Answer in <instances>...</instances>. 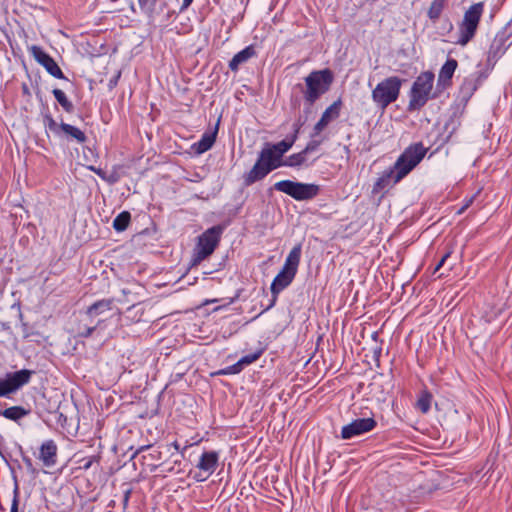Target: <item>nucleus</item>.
Returning <instances> with one entry per match:
<instances>
[{
	"mask_svg": "<svg viewBox=\"0 0 512 512\" xmlns=\"http://www.w3.org/2000/svg\"><path fill=\"white\" fill-rule=\"evenodd\" d=\"M282 158L277 155L271 144H267L260 152L258 159L251 170L243 175L245 186L264 179L271 171L284 166Z\"/></svg>",
	"mask_w": 512,
	"mask_h": 512,
	"instance_id": "obj_1",
	"label": "nucleus"
},
{
	"mask_svg": "<svg viewBox=\"0 0 512 512\" xmlns=\"http://www.w3.org/2000/svg\"><path fill=\"white\" fill-rule=\"evenodd\" d=\"M300 257L301 245H297L292 248V250L290 251L285 260L283 268L276 275L271 284V292L273 294V299L269 307H272L275 304L278 294L286 287H288L293 281L297 273Z\"/></svg>",
	"mask_w": 512,
	"mask_h": 512,
	"instance_id": "obj_2",
	"label": "nucleus"
},
{
	"mask_svg": "<svg viewBox=\"0 0 512 512\" xmlns=\"http://www.w3.org/2000/svg\"><path fill=\"white\" fill-rule=\"evenodd\" d=\"M333 82V73L329 69L312 71L305 77L306 89L303 91L304 100L313 105L321 95L326 93Z\"/></svg>",
	"mask_w": 512,
	"mask_h": 512,
	"instance_id": "obj_3",
	"label": "nucleus"
},
{
	"mask_svg": "<svg viewBox=\"0 0 512 512\" xmlns=\"http://www.w3.org/2000/svg\"><path fill=\"white\" fill-rule=\"evenodd\" d=\"M427 149L421 142L408 146L394 163L395 182H400L406 177L424 158Z\"/></svg>",
	"mask_w": 512,
	"mask_h": 512,
	"instance_id": "obj_4",
	"label": "nucleus"
},
{
	"mask_svg": "<svg viewBox=\"0 0 512 512\" xmlns=\"http://www.w3.org/2000/svg\"><path fill=\"white\" fill-rule=\"evenodd\" d=\"M402 83L403 80L397 76H390L380 81L371 93L376 107L384 111L395 102L400 95Z\"/></svg>",
	"mask_w": 512,
	"mask_h": 512,
	"instance_id": "obj_5",
	"label": "nucleus"
},
{
	"mask_svg": "<svg viewBox=\"0 0 512 512\" xmlns=\"http://www.w3.org/2000/svg\"><path fill=\"white\" fill-rule=\"evenodd\" d=\"M434 83V74L430 71L422 72L413 82L409 95V110L421 109L431 98Z\"/></svg>",
	"mask_w": 512,
	"mask_h": 512,
	"instance_id": "obj_6",
	"label": "nucleus"
},
{
	"mask_svg": "<svg viewBox=\"0 0 512 512\" xmlns=\"http://www.w3.org/2000/svg\"><path fill=\"white\" fill-rule=\"evenodd\" d=\"M484 11L482 2L475 3L464 13L463 20L459 24V38L456 44L465 46L475 36L481 16Z\"/></svg>",
	"mask_w": 512,
	"mask_h": 512,
	"instance_id": "obj_7",
	"label": "nucleus"
},
{
	"mask_svg": "<svg viewBox=\"0 0 512 512\" xmlns=\"http://www.w3.org/2000/svg\"><path fill=\"white\" fill-rule=\"evenodd\" d=\"M222 232L223 229L221 226H213L198 237L192 259L193 265L200 264L214 252L219 244Z\"/></svg>",
	"mask_w": 512,
	"mask_h": 512,
	"instance_id": "obj_8",
	"label": "nucleus"
},
{
	"mask_svg": "<svg viewBox=\"0 0 512 512\" xmlns=\"http://www.w3.org/2000/svg\"><path fill=\"white\" fill-rule=\"evenodd\" d=\"M274 189L283 192L295 200L304 201L316 197L319 193V186L312 183L294 182L282 180L274 184Z\"/></svg>",
	"mask_w": 512,
	"mask_h": 512,
	"instance_id": "obj_9",
	"label": "nucleus"
},
{
	"mask_svg": "<svg viewBox=\"0 0 512 512\" xmlns=\"http://www.w3.org/2000/svg\"><path fill=\"white\" fill-rule=\"evenodd\" d=\"M32 370L22 369L0 379V397H8L30 382Z\"/></svg>",
	"mask_w": 512,
	"mask_h": 512,
	"instance_id": "obj_10",
	"label": "nucleus"
},
{
	"mask_svg": "<svg viewBox=\"0 0 512 512\" xmlns=\"http://www.w3.org/2000/svg\"><path fill=\"white\" fill-rule=\"evenodd\" d=\"M30 53L33 58L39 63L41 66L45 68V70L53 77L57 79H65V76L55 62V60L47 54L41 47L33 45L29 48Z\"/></svg>",
	"mask_w": 512,
	"mask_h": 512,
	"instance_id": "obj_11",
	"label": "nucleus"
},
{
	"mask_svg": "<svg viewBox=\"0 0 512 512\" xmlns=\"http://www.w3.org/2000/svg\"><path fill=\"white\" fill-rule=\"evenodd\" d=\"M375 426L376 421L372 417L355 419L342 427L341 436L343 439H351L373 430Z\"/></svg>",
	"mask_w": 512,
	"mask_h": 512,
	"instance_id": "obj_12",
	"label": "nucleus"
},
{
	"mask_svg": "<svg viewBox=\"0 0 512 512\" xmlns=\"http://www.w3.org/2000/svg\"><path fill=\"white\" fill-rule=\"evenodd\" d=\"M219 455L215 451H207L204 452L197 464V468L201 471V473H204V476H201L199 474L196 476L197 481H205L210 475L214 473V471L217 468Z\"/></svg>",
	"mask_w": 512,
	"mask_h": 512,
	"instance_id": "obj_13",
	"label": "nucleus"
},
{
	"mask_svg": "<svg viewBox=\"0 0 512 512\" xmlns=\"http://www.w3.org/2000/svg\"><path fill=\"white\" fill-rule=\"evenodd\" d=\"M57 445L53 440L42 443L39 450V460L45 467H53L57 462Z\"/></svg>",
	"mask_w": 512,
	"mask_h": 512,
	"instance_id": "obj_14",
	"label": "nucleus"
},
{
	"mask_svg": "<svg viewBox=\"0 0 512 512\" xmlns=\"http://www.w3.org/2000/svg\"><path fill=\"white\" fill-rule=\"evenodd\" d=\"M255 55V48L252 45L247 46L246 48H244L243 50L234 55V57L229 62V68L232 71L236 72L238 71L240 65L246 63Z\"/></svg>",
	"mask_w": 512,
	"mask_h": 512,
	"instance_id": "obj_15",
	"label": "nucleus"
},
{
	"mask_svg": "<svg viewBox=\"0 0 512 512\" xmlns=\"http://www.w3.org/2000/svg\"><path fill=\"white\" fill-rule=\"evenodd\" d=\"M395 182V170L392 169V167L385 171L374 183L373 185V193H380L387 187L396 184Z\"/></svg>",
	"mask_w": 512,
	"mask_h": 512,
	"instance_id": "obj_16",
	"label": "nucleus"
},
{
	"mask_svg": "<svg viewBox=\"0 0 512 512\" xmlns=\"http://www.w3.org/2000/svg\"><path fill=\"white\" fill-rule=\"evenodd\" d=\"M30 413V410L25 409L22 406H11L9 408H6L2 411H0V416H3L4 418L18 422L25 416H27Z\"/></svg>",
	"mask_w": 512,
	"mask_h": 512,
	"instance_id": "obj_17",
	"label": "nucleus"
},
{
	"mask_svg": "<svg viewBox=\"0 0 512 512\" xmlns=\"http://www.w3.org/2000/svg\"><path fill=\"white\" fill-rule=\"evenodd\" d=\"M61 132L67 137L74 139L77 143H84L87 139L85 133L81 131L79 128L72 126L67 123L60 124Z\"/></svg>",
	"mask_w": 512,
	"mask_h": 512,
	"instance_id": "obj_18",
	"label": "nucleus"
},
{
	"mask_svg": "<svg viewBox=\"0 0 512 512\" xmlns=\"http://www.w3.org/2000/svg\"><path fill=\"white\" fill-rule=\"evenodd\" d=\"M113 299H102L99 300L87 308V315L91 317L98 316L106 311L112 309Z\"/></svg>",
	"mask_w": 512,
	"mask_h": 512,
	"instance_id": "obj_19",
	"label": "nucleus"
},
{
	"mask_svg": "<svg viewBox=\"0 0 512 512\" xmlns=\"http://www.w3.org/2000/svg\"><path fill=\"white\" fill-rule=\"evenodd\" d=\"M299 133V127L295 128L294 134L291 136V138H286L276 144H271L274 151H276L277 155L281 158L283 155L291 149L293 144L295 143Z\"/></svg>",
	"mask_w": 512,
	"mask_h": 512,
	"instance_id": "obj_20",
	"label": "nucleus"
},
{
	"mask_svg": "<svg viewBox=\"0 0 512 512\" xmlns=\"http://www.w3.org/2000/svg\"><path fill=\"white\" fill-rule=\"evenodd\" d=\"M341 105L342 103L340 100H337L334 103H332L329 107L326 108V110L323 112L319 120L328 126L329 123H331L333 120L339 117Z\"/></svg>",
	"mask_w": 512,
	"mask_h": 512,
	"instance_id": "obj_21",
	"label": "nucleus"
},
{
	"mask_svg": "<svg viewBox=\"0 0 512 512\" xmlns=\"http://www.w3.org/2000/svg\"><path fill=\"white\" fill-rule=\"evenodd\" d=\"M216 139V132L214 133H204L201 139L193 145L195 151L198 154H202L208 151L214 144Z\"/></svg>",
	"mask_w": 512,
	"mask_h": 512,
	"instance_id": "obj_22",
	"label": "nucleus"
},
{
	"mask_svg": "<svg viewBox=\"0 0 512 512\" xmlns=\"http://www.w3.org/2000/svg\"><path fill=\"white\" fill-rule=\"evenodd\" d=\"M457 66H458V63L455 59H448L440 69L439 76H438L439 82L450 81Z\"/></svg>",
	"mask_w": 512,
	"mask_h": 512,
	"instance_id": "obj_23",
	"label": "nucleus"
},
{
	"mask_svg": "<svg viewBox=\"0 0 512 512\" xmlns=\"http://www.w3.org/2000/svg\"><path fill=\"white\" fill-rule=\"evenodd\" d=\"M432 400V394L428 390H423L417 399L416 408L420 410L423 414H426L429 412L431 408Z\"/></svg>",
	"mask_w": 512,
	"mask_h": 512,
	"instance_id": "obj_24",
	"label": "nucleus"
},
{
	"mask_svg": "<svg viewBox=\"0 0 512 512\" xmlns=\"http://www.w3.org/2000/svg\"><path fill=\"white\" fill-rule=\"evenodd\" d=\"M130 220V213L128 211H123L120 214H118L116 218L113 220L112 226L116 231L122 232L128 227Z\"/></svg>",
	"mask_w": 512,
	"mask_h": 512,
	"instance_id": "obj_25",
	"label": "nucleus"
},
{
	"mask_svg": "<svg viewBox=\"0 0 512 512\" xmlns=\"http://www.w3.org/2000/svg\"><path fill=\"white\" fill-rule=\"evenodd\" d=\"M307 161L306 154L302 150L299 153L292 154L288 156L284 161L283 165L288 167H300L305 165Z\"/></svg>",
	"mask_w": 512,
	"mask_h": 512,
	"instance_id": "obj_26",
	"label": "nucleus"
},
{
	"mask_svg": "<svg viewBox=\"0 0 512 512\" xmlns=\"http://www.w3.org/2000/svg\"><path fill=\"white\" fill-rule=\"evenodd\" d=\"M445 1L446 0H433L432 1L430 8L428 10V17L431 20L435 21L440 17L442 10L444 8V5H445Z\"/></svg>",
	"mask_w": 512,
	"mask_h": 512,
	"instance_id": "obj_27",
	"label": "nucleus"
},
{
	"mask_svg": "<svg viewBox=\"0 0 512 512\" xmlns=\"http://www.w3.org/2000/svg\"><path fill=\"white\" fill-rule=\"evenodd\" d=\"M53 95L66 112H71L73 110V104L68 100L66 94L61 89H54Z\"/></svg>",
	"mask_w": 512,
	"mask_h": 512,
	"instance_id": "obj_28",
	"label": "nucleus"
},
{
	"mask_svg": "<svg viewBox=\"0 0 512 512\" xmlns=\"http://www.w3.org/2000/svg\"><path fill=\"white\" fill-rule=\"evenodd\" d=\"M262 354V351H257L255 353H252V354H249V355H246V356H243L242 358H240V363L243 364V366H248L252 363H254L255 361H257L260 356Z\"/></svg>",
	"mask_w": 512,
	"mask_h": 512,
	"instance_id": "obj_29",
	"label": "nucleus"
},
{
	"mask_svg": "<svg viewBox=\"0 0 512 512\" xmlns=\"http://www.w3.org/2000/svg\"><path fill=\"white\" fill-rule=\"evenodd\" d=\"M243 368H244V366H243V364L240 363V360H239L237 363L233 364L232 366L227 367L224 370H221L219 372V374H223V375H226V374H237V373H240Z\"/></svg>",
	"mask_w": 512,
	"mask_h": 512,
	"instance_id": "obj_30",
	"label": "nucleus"
},
{
	"mask_svg": "<svg viewBox=\"0 0 512 512\" xmlns=\"http://www.w3.org/2000/svg\"><path fill=\"white\" fill-rule=\"evenodd\" d=\"M158 0H138V3L142 10L145 12L151 13Z\"/></svg>",
	"mask_w": 512,
	"mask_h": 512,
	"instance_id": "obj_31",
	"label": "nucleus"
},
{
	"mask_svg": "<svg viewBox=\"0 0 512 512\" xmlns=\"http://www.w3.org/2000/svg\"><path fill=\"white\" fill-rule=\"evenodd\" d=\"M321 144V141H318V140H311L308 142V144L306 145V147L303 149V151L305 152V154L307 155L308 153L310 152H313L315 151L318 146Z\"/></svg>",
	"mask_w": 512,
	"mask_h": 512,
	"instance_id": "obj_32",
	"label": "nucleus"
},
{
	"mask_svg": "<svg viewBox=\"0 0 512 512\" xmlns=\"http://www.w3.org/2000/svg\"><path fill=\"white\" fill-rule=\"evenodd\" d=\"M47 121H48L47 127L49 128V130L59 134L61 131L60 125H58L52 117H47Z\"/></svg>",
	"mask_w": 512,
	"mask_h": 512,
	"instance_id": "obj_33",
	"label": "nucleus"
},
{
	"mask_svg": "<svg viewBox=\"0 0 512 512\" xmlns=\"http://www.w3.org/2000/svg\"><path fill=\"white\" fill-rule=\"evenodd\" d=\"M326 127L327 125H325L322 121L319 120L313 127L312 136L319 135Z\"/></svg>",
	"mask_w": 512,
	"mask_h": 512,
	"instance_id": "obj_34",
	"label": "nucleus"
},
{
	"mask_svg": "<svg viewBox=\"0 0 512 512\" xmlns=\"http://www.w3.org/2000/svg\"><path fill=\"white\" fill-rule=\"evenodd\" d=\"M450 254H451V252L448 251L442 256L441 260L439 261V263L436 265V267L434 269V273L437 272L444 265L445 261L449 258Z\"/></svg>",
	"mask_w": 512,
	"mask_h": 512,
	"instance_id": "obj_35",
	"label": "nucleus"
},
{
	"mask_svg": "<svg viewBox=\"0 0 512 512\" xmlns=\"http://www.w3.org/2000/svg\"><path fill=\"white\" fill-rule=\"evenodd\" d=\"M23 462L25 463L26 468H27L30 472L35 473V471H36V470H35V468H34V466H33V464H32V460H31L30 458H28V457H24V458H23Z\"/></svg>",
	"mask_w": 512,
	"mask_h": 512,
	"instance_id": "obj_36",
	"label": "nucleus"
},
{
	"mask_svg": "<svg viewBox=\"0 0 512 512\" xmlns=\"http://www.w3.org/2000/svg\"><path fill=\"white\" fill-rule=\"evenodd\" d=\"M473 197H471L466 203L462 206V208L458 211V214H462L473 202Z\"/></svg>",
	"mask_w": 512,
	"mask_h": 512,
	"instance_id": "obj_37",
	"label": "nucleus"
},
{
	"mask_svg": "<svg viewBox=\"0 0 512 512\" xmlns=\"http://www.w3.org/2000/svg\"><path fill=\"white\" fill-rule=\"evenodd\" d=\"M119 77H120V72H118V74L110 80V82H109L110 88H113L117 85Z\"/></svg>",
	"mask_w": 512,
	"mask_h": 512,
	"instance_id": "obj_38",
	"label": "nucleus"
},
{
	"mask_svg": "<svg viewBox=\"0 0 512 512\" xmlns=\"http://www.w3.org/2000/svg\"><path fill=\"white\" fill-rule=\"evenodd\" d=\"M95 330V327H88L86 328L85 332L81 333V336L88 337L92 334V332Z\"/></svg>",
	"mask_w": 512,
	"mask_h": 512,
	"instance_id": "obj_39",
	"label": "nucleus"
},
{
	"mask_svg": "<svg viewBox=\"0 0 512 512\" xmlns=\"http://www.w3.org/2000/svg\"><path fill=\"white\" fill-rule=\"evenodd\" d=\"M10 512H18V501H17V499L13 500Z\"/></svg>",
	"mask_w": 512,
	"mask_h": 512,
	"instance_id": "obj_40",
	"label": "nucleus"
},
{
	"mask_svg": "<svg viewBox=\"0 0 512 512\" xmlns=\"http://www.w3.org/2000/svg\"><path fill=\"white\" fill-rule=\"evenodd\" d=\"M192 2H193V0H183L181 9L182 10L187 9L191 5Z\"/></svg>",
	"mask_w": 512,
	"mask_h": 512,
	"instance_id": "obj_41",
	"label": "nucleus"
},
{
	"mask_svg": "<svg viewBox=\"0 0 512 512\" xmlns=\"http://www.w3.org/2000/svg\"><path fill=\"white\" fill-rule=\"evenodd\" d=\"M95 460V457H91L84 465H83V468L84 469H89L93 463V461Z\"/></svg>",
	"mask_w": 512,
	"mask_h": 512,
	"instance_id": "obj_42",
	"label": "nucleus"
},
{
	"mask_svg": "<svg viewBox=\"0 0 512 512\" xmlns=\"http://www.w3.org/2000/svg\"><path fill=\"white\" fill-rule=\"evenodd\" d=\"M129 496H130V490H127L125 492V496H124V505H127L128 501H129Z\"/></svg>",
	"mask_w": 512,
	"mask_h": 512,
	"instance_id": "obj_43",
	"label": "nucleus"
},
{
	"mask_svg": "<svg viewBox=\"0 0 512 512\" xmlns=\"http://www.w3.org/2000/svg\"><path fill=\"white\" fill-rule=\"evenodd\" d=\"M172 446H173L176 450H179V449H180V445H179V443H178V442H176V441L172 444Z\"/></svg>",
	"mask_w": 512,
	"mask_h": 512,
	"instance_id": "obj_44",
	"label": "nucleus"
},
{
	"mask_svg": "<svg viewBox=\"0 0 512 512\" xmlns=\"http://www.w3.org/2000/svg\"><path fill=\"white\" fill-rule=\"evenodd\" d=\"M227 512H229V511H227Z\"/></svg>",
	"mask_w": 512,
	"mask_h": 512,
	"instance_id": "obj_45",
	"label": "nucleus"
}]
</instances>
